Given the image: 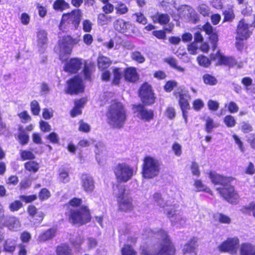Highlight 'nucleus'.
<instances>
[{
    "instance_id": "4468645a",
    "label": "nucleus",
    "mask_w": 255,
    "mask_h": 255,
    "mask_svg": "<svg viewBox=\"0 0 255 255\" xmlns=\"http://www.w3.org/2000/svg\"><path fill=\"white\" fill-rule=\"evenodd\" d=\"M211 59L213 61H217L215 65L226 66L233 67L237 64L236 59L232 56H226L218 50L215 54H211Z\"/></svg>"
},
{
    "instance_id": "c03bdc74",
    "label": "nucleus",
    "mask_w": 255,
    "mask_h": 255,
    "mask_svg": "<svg viewBox=\"0 0 255 255\" xmlns=\"http://www.w3.org/2000/svg\"><path fill=\"white\" fill-rule=\"evenodd\" d=\"M177 86V82L175 80L167 81L163 86L164 90L167 93H170Z\"/></svg>"
},
{
    "instance_id": "4d7b16f0",
    "label": "nucleus",
    "mask_w": 255,
    "mask_h": 255,
    "mask_svg": "<svg viewBox=\"0 0 255 255\" xmlns=\"http://www.w3.org/2000/svg\"><path fill=\"white\" fill-rule=\"evenodd\" d=\"M46 138L53 144H58L59 138L58 134L55 132H51L46 137Z\"/></svg>"
},
{
    "instance_id": "338daca9",
    "label": "nucleus",
    "mask_w": 255,
    "mask_h": 255,
    "mask_svg": "<svg viewBox=\"0 0 255 255\" xmlns=\"http://www.w3.org/2000/svg\"><path fill=\"white\" fill-rule=\"evenodd\" d=\"M39 128L43 132H49L51 130L50 125L47 122L43 121H40Z\"/></svg>"
},
{
    "instance_id": "37998d69",
    "label": "nucleus",
    "mask_w": 255,
    "mask_h": 255,
    "mask_svg": "<svg viewBox=\"0 0 255 255\" xmlns=\"http://www.w3.org/2000/svg\"><path fill=\"white\" fill-rule=\"evenodd\" d=\"M30 111L34 116L39 115L40 112V107L36 100H33L30 103Z\"/></svg>"
},
{
    "instance_id": "ddd939ff",
    "label": "nucleus",
    "mask_w": 255,
    "mask_h": 255,
    "mask_svg": "<svg viewBox=\"0 0 255 255\" xmlns=\"http://www.w3.org/2000/svg\"><path fill=\"white\" fill-rule=\"evenodd\" d=\"M66 93L70 95H77L83 93L84 86L82 79L78 76H75L69 79L67 82Z\"/></svg>"
},
{
    "instance_id": "5701e85b",
    "label": "nucleus",
    "mask_w": 255,
    "mask_h": 255,
    "mask_svg": "<svg viewBox=\"0 0 255 255\" xmlns=\"http://www.w3.org/2000/svg\"><path fill=\"white\" fill-rule=\"evenodd\" d=\"M240 255H255V246L248 243L242 244Z\"/></svg>"
},
{
    "instance_id": "f704fd0d",
    "label": "nucleus",
    "mask_w": 255,
    "mask_h": 255,
    "mask_svg": "<svg viewBox=\"0 0 255 255\" xmlns=\"http://www.w3.org/2000/svg\"><path fill=\"white\" fill-rule=\"evenodd\" d=\"M240 211L243 214L248 215H251V212H252V215L255 218V202L253 201L249 205L242 206Z\"/></svg>"
},
{
    "instance_id": "69168bd1",
    "label": "nucleus",
    "mask_w": 255,
    "mask_h": 255,
    "mask_svg": "<svg viewBox=\"0 0 255 255\" xmlns=\"http://www.w3.org/2000/svg\"><path fill=\"white\" fill-rule=\"evenodd\" d=\"M172 149L175 155L180 156L182 154L181 145L177 142H175L172 145Z\"/></svg>"
},
{
    "instance_id": "c85d7f7f",
    "label": "nucleus",
    "mask_w": 255,
    "mask_h": 255,
    "mask_svg": "<svg viewBox=\"0 0 255 255\" xmlns=\"http://www.w3.org/2000/svg\"><path fill=\"white\" fill-rule=\"evenodd\" d=\"M122 72L119 67H114L113 69V78L112 81V84L115 86H119L121 83L122 78Z\"/></svg>"
},
{
    "instance_id": "39448f33",
    "label": "nucleus",
    "mask_w": 255,
    "mask_h": 255,
    "mask_svg": "<svg viewBox=\"0 0 255 255\" xmlns=\"http://www.w3.org/2000/svg\"><path fill=\"white\" fill-rule=\"evenodd\" d=\"M141 173L145 179H152L157 177L160 171V163L156 158L146 155L142 159Z\"/></svg>"
},
{
    "instance_id": "9b49d317",
    "label": "nucleus",
    "mask_w": 255,
    "mask_h": 255,
    "mask_svg": "<svg viewBox=\"0 0 255 255\" xmlns=\"http://www.w3.org/2000/svg\"><path fill=\"white\" fill-rule=\"evenodd\" d=\"M145 105L142 104H133L132 106L133 113L140 120L149 122L154 118V112L151 109H148L145 108Z\"/></svg>"
},
{
    "instance_id": "5fc2aeb1",
    "label": "nucleus",
    "mask_w": 255,
    "mask_h": 255,
    "mask_svg": "<svg viewBox=\"0 0 255 255\" xmlns=\"http://www.w3.org/2000/svg\"><path fill=\"white\" fill-rule=\"evenodd\" d=\"M20 199L25 203H31L37 198V196L36 194H32L30 195H20L19 196Z\"/></svg>"
},
{
    "instance_id": "e2e57ef3",
    "label": "nucleus",
    "mask_w": 255,
    "mask_h": 255,
    "mask_svg": "<svg viewBox=\"0 0 255 255\" xmlns=\"http://www.w3.org/2000/svg\"><path fill=\"white\" fill-rule=\"evenodd\" d=\"M31 238L30 234L27 231H23L20 235V239L22 244L28 243Z\"/></svg>"
},
{
    "instance_id": "20e7f679",
    "label": "nucleus",
    "mask_w": 255,
    "mask_h": 255,
    "mask_svg": "<svg viewBox=\"0 0 255 255\" xmlns=\"http://www.w3.org/2000/svg\"><path fill=\"white\" fill-rule=\"evenodd\" d=\"M156 234L161 239L159 250L153 254H150L145 247L141 249V255H175L176 248L167 232L163 229H159Z\"/></svg>"
},
{
    "instance_id": "7c9ffc66",
    "label": "nucleus",
    "mask_w": 255,
    "mask_h": 255,
    "mask_svg": "<svg viewBox=\"0 0 255 255\" xmlns=\"http://www.w3.org/2000/svg\"><path fill=\"white\" fill-rule=\"evenodd\" d=\"M213 217L215 221H217L220 224H230L231 223V218L222 213L214 214Z\"/></svg>"
},
{
    "instance_id": "4c0bfd02",
    "label": "nucleus",
    "mask_w": 255,
    "mask_h": 255,
    "mask_svg": "<svg viewBox=\"0 0 255 255\" xmlns=\"http://www.w3.org/2000/svg\"><path fill=\"white\" fill-rule=\"evenodd\" d=\"M21 160L22 161L34 160L35 158L34 153L29 150H21L19 152Z\"/></svg>"
},
{
    "instance_id": "09e8293b",
    "label": "nucleus",
    "mask_w": 255,
    "mask_h": 255,
    "mask_svg": "<svg viewBox=\"0 0 255 255\" xmlns=\"http://www.w3.org/2000/svg\"><path fill=\"white\" fill-rule=\"evenodd\" d=\"M209 40L211 45L212 49L215 50L217 47V43L219 40L218 35L217 32L209 35Z\"/></svg>"
},
{
    "instance_id": "864d4df0",
    "label": "nucleus",
    "mask_w": 255,
    "mask_h": 255,
    "mask_svg": "<svg viewBox=\"0 0 255 255\" xmlns=\"http://www.w3.org/2000/svg\"><path fill=\"white\" fill-rule=\"evenodd\" d=\"M78 130L81 132L88 133L90 131V126L87 123L84 122L83 120H80L79 122Z\"/></svg>"
},
{
    "instance_id": "a211bd4d",
    "label": "nucleus",
    "mask_w": 255,
    "mask_h": 255,
    "mask_svg": "<svg viewBox=\"0 0 255 255\" xmlns=\"http://www.w3.org/2000/svg\"><path fill=\"white\" fill-rule=\"evenodd\" d=\"M114 27L117 31L126 35H129L134 32V26L122 19L117 20L114 23Z\"/></svg>"
},
{
    "instance_id": "0e129e2a",
    "label": "nucleus",
    "mask_w": 255,
    "mask_h": 255,
    "mask_svg": "<svg viewBox=\"0 0 255 255\" xmlns=\"http://www.w3.org/2000/svg\"><path fill=\"white\" fill-rule=\"evenodd\" d=\"M232 137L234 139L236 144L238 145L240 150L241 152H244L245 150V148L244 146V143L240 138L235 134L232 135Z\"/></svg>"
},
{
    "instance_id": "a19ab883",
    "label": "nucleus",
    "mask_w": 255,
    "mask_h": 255,
    "mask_svg": "<svg viewBox=\"0 0 255 255\" xmlns=\"http://www.w3.org/2000/svg\"><path fill=\"white\" fill-rule=\"evenodd\" d=\"M223 122L226 126L229 128L234 127L237 124L235 117L231 115L225 116L223 119Z\"/></svg>"
},
{
    "instance_id": "8fccbe9b",
    "label": "nucleus",
    "mask_w": 255,
    "mask_h": 255,
    "mask_svg": "<svg viewBox=\"0 0 255 255\" xmlns=\"http://www.w3.org/2000/svg\"><path fill=\"white\" fill-rule=\"evenodd\" d=\"M23 207V204L20 200H16L10 203L9 209L11 212H14L18 211Z\"/></svg>"
},
{
    "instance_id": "72a5a7b5",
    "label": "nucleus",
    "mask_w": 255,
    "mask_h": 255,
    "mask_svg": "<svg viewBox=\"0 0 255 255\" xmlns=\"http://www.w3.org/2000/svg\"><path fill=\"white\" fill-rule=\"evenodd\" d=\"M4 224L6 227L12 230L19 225V221L17 218L14 216H10L6 219Z\"/></svg>"
},
{
    "instance_id": "13d9d810",
    "label": "nucleus",
    "mask_w": 255,
    "mask_h": 255,
    "mask_svg": "<svg viewBox=\"0 0 255 255\" xmlns=\"http://www.w3.org/2000/svg\"><path fill=\"white\" fill-rule=\"evenodd\" d=\"M227 106L228 108V111L230 113H236L239 111V108L237 104L235 102H230L228 104V105H225V107Z\"/></svg>"
},
{
    "instance_id": "f03ea898",
    "label": "nucleus",
    "mask_w": 255,
    "mask_h": 255,
    "mask_svg": "<svg viewBox=\"0 0 255 255\" xmlns=\"http://www.w3.org/2000/svg\"><path fill=\"white\" fill-rule=\"evenodd\" d=\"M208 176L214 185L223 187L217 188L216 190L224 199L232 204H237L239 202V194L235 190V186L230 184L235 180L234 177L226 176L218 174L215 171H210Z\"/></svg>"
},
{
    "instance_id": "aec40b11",
    "label": "nucleus",
    "mask_w": 255,
    "mask_h": 255,
    "mask_svg": "<svg viewBox=\"0 0 255 255\" xmlns=\"http://www.w3.org/2000/svg\"><path fill=\"white\" fill-rule=\"evenodd\" d=\"M123 76L125 80L129 83H135L139 79V75L136 69L134 67L126 68L123 72Z\"/></svg>"
},
{
    "instance_id": "473e14b6",
    "label": "nucleus",
    "mask_w": 255,
    "mask_h": 255,
    "mask_svg": "<svg viewBox=\"0 0 255 255\" xmlns=\"http://www.w3.org/2000/svg\"><path fill=\"white\" fill-rule=\"evenodd\" d=\"M164 62L168 64L171 67L176 69L179 72L183 73L185 71L184 68L178 66L177 60L173 57H169L164 59Z\"/></svg>"
},
{
    "instance_id": "bf43d9fd",
    "label": "nucleus",
    "mask_w": 255,
    "mask_h": 255,
    "mask_svg": "<svg viewBox=\"0 0 255 255\" xmlns=\"http://www.w3.org/2000/svg\"><path fill=\"white\" fill-rule=\"evenodd\" d=\"M165 116L170 120H173L176 116L175 109L172 107H168L165 110Z\"/></svg>"
},
{
    "instance_id": "a878e982",
    "label": "nucleus",
    "mask_w": 255,
    "mask_h": 255,
    "mask_svg": "<svg viewBox=\"0 0 255 255\" xmlns=\"http://www.w3.org/2000/svg\"><path fill=\"white\" fill-rule=\"evenodd\" d=\"M25 170L31 173H35L40 168L39 163L34 160L27 161L24 163Z\"/></svg>"
},
{
    "instance_id": "2eb2a0df",
    "label": "nucleus",
    "mask_w": 255,
    "mask_h": 255,
    "mask_svg": "<svg viewBox=\"0 0 255 255\" xmlns=\"http://www.w3.org/2000/svg\"><path fill=\"white\" fill-rule=\"evenodd\" d=\"M252 34L253 31L250 29L249 24L246 23L244 18H242L237 26L236 39L247 40Z\"/></svg>"
},
{
    "instance_id": "3c124183",
    "label": "nucleus",
    "mask_w": 255,
    "mask_h": 255,
    "mask_svg": "<svg viewBox=\"0 0 255 255\" xmlns=\"http://www.w3.org/2000/svg\"><path fill=\"white\" fill-rule=\"evenodd\" d=\"M131 58L138 63H142L145 61V58L141 55L139 51H134L132 52Z\"/></svg>"
},
{
    "instance_id": "f8f14e48",
    "label": "nucleus",
    "mask_w": 255,
    "mask_h": 255,
    "mask_svg": "<svg viewBox=\"0 0 255 255\" xmlns=\"http://www.w3.org/2000/svg\"><path fill=\"white\" fill-rule=\"evenodd\" d=\"M239 244L240 241L238 238H228L218 246V248L221 252L235 255L239 247Z\"/></svg>"
},
{
    "instance_id": "423d86ee",
    "label": "nucleus",
    "mask_w": 255,
    "mask_h": 255,
    "mask_svg": "<svg viewBox=\"0 0 255 255\" xmlns=\"http://www.w3.org/2000/svg\"><path fill=\"white\" fill-rule=\"evenodd\" d=\"M80 41L78 38H73L71 35L63 36L58 41L59 48V59L62 61H65V57L69 56L72 52L73 46Z\"/></svg>"
},
{
    "instance_id": "6e6d98bb",
    "label": "nucleus",
    "mask_w": 255,
    "mask_h": 255,
    "mask_svg": "<svg viewBox=\"0 0 255 255\" xmlns=\"http://www.w3.org/2000/svg\"><path fill=\"white\" fill-rule=\"evenodd\" d=\"M117 13L119 14H124L128 11V8L125 3L120 2L116 6Z\"/></svg>"
},
{
    "instance_id": "774afa93",
    "label": "nucleus",
    "mask_w": 255,
    "mask_h": 255,
    "mask_svg": "<svg viewBox=\"0 0 255 255\" xmlns=\"http://www.w3.org/2000/svg\"><path fill=\"white\" fill-rule=\"evenodd\" d=\"M244 172L247 175H253L255 173V167L254 163L250 162L245 168Z\"/></svg>"
},
{
    "instance_id": "de8ad7c7",
    "label": "nucleus",
    "mask_w": 255,
    "mask_h": 255,
    "mask_svg": "<svg viewBox=\"0 0 255 255\" xmlns=\"http://www.w3.org/2000/svg\"><path fill=\"white\" fill-rule=\"evenodd\" d=\"M203 101L199 98L196 99L192 102V108L196 112L201 111L204 107Z\"/></svg>"
},
{
    "instance_id": "0eeeda50",
    "label": "nucleus",
    "mask_w": 255,
    "mask_h": 255,
    "mask_svg": "<svg viewBox=\"0 0 255 255\" xmlns=\"http://www.w3.org/2000/svg\"><path fill=\"white\" fill-rule=\"evenodd\" d=\"M138 96L141 104L145 106H151L156 101V96L151 84L144 82L138 90Z\"/></svg>"
},
{
    "instance_id": "e433bc0d",
    "label": "nucleus",
    "mask_w": 255,
    "mask_h": 255,
    "mask_svg": "<svg viewBox=\"0 0 255 255\" xmlns=\"http://www.w3.org/2000/svg\"><path fill=\"white\" fill-rule=\"evenodd\" d=\"M217 127L218 125L214 122V120L212 118L209 117H207L205 123V130L206 132H211L213 129Z\"/></svg>"
},
{
    "instance_id": "49530a36",
    "label": "nucleus",
    "mask_w": 255,
    "mask_h": 255,
    "mask_svg": "<svg viewBox=\"0 0 255 255\" xmlns=\"http://www.w3.org/2000/svg\"><path fill=\"white\" fill-rule=\"evenodd\" d=\"M17 116L20 119L21 122L23 124L30 122L32 120L31 116L26 110H24L18 113Z\"/></svg>"
},
{
    "instance_id": "dca6fc26",
    "label": "nucleus",
    "mask_w": 255,
    "mask_h": 255,
    "mask_svg": "<svg viewBox=\"0 0 255 255\" xmlns=\"http://www.w3.org/2000/svg\"><path fill=\"white\" fill-rule=\"evenodd\" d=\"M83 65L82 58L73 57L65 61L64 71L71 74H76L81 68Z\"/></svg>"
},
{
    "instance_id": "7ed1b4c3",
    "label": "nucleus",
    "mask_w": 255,
    "mask_h": 255,
    "mask_svg": "<svg viewBox=\"0 0 255 255\" xmlns=\"http://www.w3.org/2000/svg\"><path fill=\"white\" fill-rule=\"evenodd\" d=\"M108 124L114 128H122L127 119L128 112L124 105L117 100L113 101L106 112Z\"/></svg>"
},
{
    "instance_id": "bb28decb",
    "label": "nucleus",
    "mask_w": 255,
    "mask_h": 255,
    "mask_svg": "<svg viewBox=\"0 0 255 255\" xmlns=\"http://www.w3.org/2000/svg\"><path fill=\"white\" fill-rule=\"evenodd\" d=\"M179 16H192L194 14V9L190 5L184 4L177 8Z\"/></svg>"
},
{
    "instance_id": "f3484780",
    "label": "nucleus",
    "mask_w": 255,
    "mask_h": 255,
    "mask_svg": "<svg viewBox=\"0 0 255 255\" xmlns=\"http://www.w3.org/2000/svg\"><path fill=\"white\" fill-rule=\"evenodd\" d=\"M27 212L31 218V222H32L33 225L37 226L42 222L45 214L42 211H38L35 205H28L27 208Z\"/></svg>"
},
{
    "instance_id": "6ab92c4d",
    "label": "nucleus",
    "mask_w": 255,
    "mask_h": 255,
    "mask_svg": "<svg viewBox=\"0 0 255 255\" xmlns=\"http://www.w3.org/2000/svg\"><path fill=\"white\" fill-rule=\"evenodd\" d=\"M81 185L86 193H92L94 190L95 184L93 178L88 174L84 173L82 175Z\"/></svg>"
},
{
    "instance_id": "c9c22d12",
    "label": "nucleus",
    "mask_w": 255,
    "mask_h": 255,
    "mask_svg": "<svg viewBox=\"0 0 255 255\" xmlns=\"http://www.w3.org/2000/svg\"><path fill=\"white\" fill-rule=\"evenodd\" d=\"M212 61L211 58L209 59L203 55H200L197 57V61L198 64L204 68L209 67L211 64Z\"/></svg>"
},
{
    "instance_id": "393cba45",
    "label": "nucleus",
    "mask_w": 255,
    "mask_h": 255,
    "mask_svg": "<svg viewBox=\"0 0 255 255\" xmlns=\"http://www.w3.org/2000/svg\"><path fill=\"white\" fill-rule=\"evenodd\" d=\"M112 61L109 58L103 55L99 56L97 60V65L101 71H104L108 68L111 65Z\"/></svg>"
},
{
    "instance_id": "a18cd8bd",
    "label": "nucleus",
    "mask_w": 255,
    "mask_h": 255,
    "mask_svg": "<svg viewBox=\"0 0 255 255\" xmlns=\"http://www.w3.org/2000/svg\"><path fill=\"white\" fill-rule=\"evenodd\" d=\"M38 196L41 201H44L50 198L51 193L47 188H43L39 191Z\"/></svg>"
},
{
    "instance_id": "412c9836",
    "label": "nucleus",
    "mask_w": 255,
    "mask_h": 255,
    "mask_svg": "<svg viewBox=\"0 0 255 255\" xmlns=\"http://www.w3.org/2000/svg\"><path fill=\"white\" fill-rule=\"evenodd\" d=\"M18 133L14 135L15 139L18 141L21 145L27 144L29 141L28 134L21 126L18 127Z\"/></svg>"
},
{
    "instance_id": "c756f323",
    "label": "nucleus",
    "mask_w": 255,
    "mask_h": 255,
    "mask_svg": "<svg viewBox=\"0 0 255 255\" xmlns=\"http://www.w3.org/2000/svg\"><path fill=\"white\" fill-rule=\"evenodd\" d=\"M194 186L196 189L197 192H204L209 193L211 195H213L212 191L205 185H204L202 181L200 179H196L194 181Z\"/></svg>"
},
{
    "instance_id": "052dcab7",
    "label": "nucleus",
    "mask_w": 255,
    "mask_h": 255,
    "mask_svg": "<svg viewBox=\"0 0 255 255\" xmlns=\"http://www.w3.org/2000/svg\"><path fill=\"white\" fill-rule=\"evenodd\" d=\"M16 246L12 242L6 241L3 245V250L5 252L12 253L15 251Z\"/></svg>"
},
{
    "instance_id": "ea45409f",
    "label": "nucleus",
    "mask_w": 255,
    "mask_h": 255,
    "mask_svg": "<svg viewBox=\"0 0 255 255\" xmlns=\"http://www.w3.org/2000/svg\"><path fill=\"white\" fill-rule=\"evenodd\" d=\"M53 8L56 10L63 11L69 7V4L64 0H56L53 4Z\"/></svg>"
},
{
    "instance_id": "2f4dec72",
    "label": "nucleus",
    "mask_w": 255,
    "mask_h": 255,
    "mask_svg": "<svg viewBox=\"0 0 255 255\" xmlns=\"http://www.w3.org/2000/svg\"><path fill=\"white\" fill-rule=\"evenodd\" d=\"M202 80L204 83L206 85L213 86L218 83V80L216 77L209 73L204 74L202 76Z\"/></svg>"
},
{
    "instance_id": "1a4fd4ad",
    "label": "nucleus",
    "mask_w": 255,
    "mask_h": 255,
    "mask_svg": "<svg viewBox=\"0 0 255 255\" xmlns=\"http://www.w3.org/2000/svg\"><path fill=\"white\" fill-rule=\"evenodd\" d=\"M126 189L125 186H121L120 192L116 198L118 204V210L121 212L128 213L133 211L134 206L132 203L131 197L126 195Z\"/></svg>"
},
{
    "instance_id": "f257e3e1",
    "label": "nucleus",
    "mask_w": 255,
    "mask_h": 255,
    "mask_svg": "<svg viewBox=\"0 0 255 255\" xmlns=\"http://www.w3.org/2000/svg\"><path fill=\"white\" fill-rule=\"evenodd\" d=\"M83 200L79 197H73L70 199L67 203L63 205V207H71L74 208L70 209L65 213L69 222L73 226L78 227L83 226L90 223L92 220L90 210L87 205H82Z\"/></svg>"
},
{
    "instance_id": "cd10ccee",
    "label": "nucleus",
    "mask_w": 255,
    "mask_h": 255,
    "mask_svg": "<svg viewBox=\"0 0 255 255\" xmlns=\"http://www.w3.org/2000/svg\"><path fill=\"white\" fill-rule=\"evenodd\" d=\"M55 234L54 230L49 229L42 233L38 236V240L40 242H44L52 239Z\"/></svg>"
},
{
    "instance_id": "58836bf2",
    "label": "nucleus",
    "mask_w": 255,
    "mask_h": 255,
    "mask_svg": "<svg viewBox=\"0 0 255 255\" xmlns=\"http://www.w3.org/2000/svg\"><path fill=\"white\" fill-rule=\"evenodd\" d=\"M47 33L45 30L39 29L37 32V37L38 43L41 45H43L47 42Z\"/></svg>"
},
{
    "instance_id": "79ce46f5",
    "label": "nucleus",
    "mask_w": 255,
    "mask_h": 255,
    "mask_svg": "<svg viewBox=\"0 0 255 255\" xmlns=\"http://www.w3.org/2000/svg\"><path fill=\"white\" fill-rule=\"evenodd\" d=\"M122 255H137V252L130 245H125L121 249Z\"/></svg>"
},
{
    "instance_id": "4be33fe9",
    "label": "nucleus",
    "mask_w": 255,
    "mask_h": 255,
    "mask_svg": "<svg viewBox=\"0 0 255 255\" xmlns=\"http://www.w3.org/2000/svg\"><path fill=\"white\" fill-rule=\"evenodd\" d=\"M56 255H73L72 249L68 243H63L56 247Z\"/></svg>"
},
{
    "instance_id": "9d476101",
    "label": "nucleus",
    "mask_w": 255,
    "mask_h": 255,
    "mask_svg": "<svg viewBox=\"0 0 255 255\" xmlns=\"http://www.w3.org/2000/svg\"><path fill=\"white\" fill-rule=\"evenodd\" d=\"M173 95L176 98H179L178 104L182 112V117L185 123L188 120V111L191 109L190 105L189 102L190 96L188 94V92L184 89H180L173 92Z\"/></svg>"
},
{
    "instance_id": "6e6552de",
    "label": "nucleus",
    "mask_w": 255,
    "mask_h": 255,
    "mask_svg": "<svg viewBox=\"0 0 255 255\" xmlns=\"http://www.w3.org/2000/svg\"><path fill=\"white\" fill-rule=\"evenodd\" d=\"M113 170L117 181L120 183L128 182L133 175V168L125 163L117 164Z\"/></svg>"
},
{
    "instance_id": "680f3d73",
    "label": "nucleus",
    "mask_w": 255,
    "mask_h": 255,
    "mask_svg": "<svg viewBox=\"0 0 255 255\" xmlns=\"http://www.w3.org/2000/svg\"><path fill=\"white\" fill-rule=\"evenodd\" d=\"M207 106L209 110L211 111H217L219 108V103L213 100H209L207 102Z\"/></svg>"
},
{
    "instance_id": "b1692460",
    "label": "nucleus",
    "mask_w": 255,
    "mask_h": 255,
    "mask_svg": "<svg viewBox=\"0 0 255 255\" xmlns=\"http://www.w3.org/2000/svg\"><path fill=\"white\" fill-rule=\"evenodd\" d=\"M95 66L93 63H87L85 62L84 63V67L83 69L84 79L90 81H91L92 75L93 72L95 71Z\"/></svg>"
},
{
    "instance_id": "603ef678",
    "label": "nucleus",
    "mask_w": 255,
    "mask_h": 255,
    "mask_svg": "<svg viewBox=\"0 0 255 255\" xmlns=\"http://www.w3.org/2000/svg\"><path fill=\"white\" fill-rule=\"evenodd\" d=\"M241 130L244 133H248L253 130L252 126L247 122H243L241 126Z\"/></svg>"
}]
</instances>
